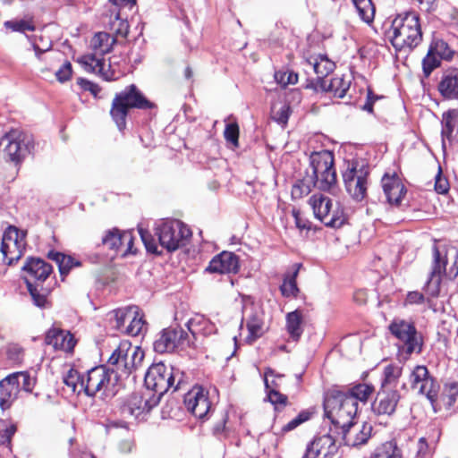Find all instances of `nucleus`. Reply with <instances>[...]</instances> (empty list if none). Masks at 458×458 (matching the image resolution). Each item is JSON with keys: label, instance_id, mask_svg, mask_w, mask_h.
I'll list each match as a JSON object with an SVG mask.
<instances>
[{"label": "nucleus", "instance_id": "f257e3e1", "mask_svg": "<svg viewBox=\"0 0 458 458\" xmlns=\"http://www.w3.org/2000/svg\"><path fill=\"white\" fill-rule=\"evenodd\" d=\"M312 176L297 181L292 188V197L301 199L311 191L312 187L321 191H332L336 184V173L334 168V156L331 151L313 152L310 157Z\"/></svg>", "mask_w": 458, "mask_h": 458}, {"label": "nucleus", "instance_id": "f03ea898", "mask_svg": "<svg viewBox=\"0 0 458 458\" xmlns=\"http://www.w3.org/2000/svg\"><path fill=\"white\" fill-rule=\"evenodd\" d=\"M386 37L398 52L409 53L422 41L420 16L415 12L397 15L386 31Z\"/></svg>", "mask_w": 458, "mask_h": 458}, {"label": "nucleus", "instance_id": "7ed1b4c3", "mask_svg": "<svg viewBox=\"0 0 458 458\" xmlns=\"http://www.w3.org/2000/svg\"><path fill=\"white\" fill-rule=\"evenodd\" d=\"M155 107L156 105L149 101L135 84H131L115 94L110 115L118 130L122 131L126 127V117L130 109L148 110Z\"/></svg>", "mask_w": 458, "mask_h": 458}, {"label": "nucleus", "instance_id": "20e7f679", "mask_svg": "<svg viewBox=\"0 0 458 458\" xmlns=\"http://www.w3.org/2000/svg\"><path fill=\"white\" fill-rule=\"evenodd\" d=\"M323 407L326 417L335 428L352 426V421L358 412L353 398L348 397L344 391L338 387H333L325 393Z\"/></svg>", "mask_w": 458, "mask_h": 458}, {"label": "nucleus", "instance_id": "39448f33", "mask_svg": "<svg viewBox=\"0 0 458 458\" xmlns=\"http://www.w3.org/2000/svg\"><path fill=\"white\" fill-rule=\"evenodd\" d=\"M25 273L24 281L31 296L34 305L38 308H47L48 291L41 284L47 280L52 272V266L39 258L27 259L22 267Z\"/></svg>", "mask_w": 458, "mask_h": 458}, {"label": "nucleus", "instance_id": "423d86ee", "mask_svg": "<svg viewBox=\"0 0 458 458\" xmlns=\"http://www.w3.org/2000/svg\"><path fill=\"white\" fill-rule=\"evenodd\" d=\"M143 358L144 353L139 347H132L130 343L123 342L109 357L107 368L112 370V375L116 376L117 383L119 379L127 377L140 366Z\"/></svg>", "mask_w": 458, "mask_h": 458}, {"label": "nucleus", "instance_id": "0eeeda50", "mask_svg": "<svg viewBox=\"0 0 458 458\" xmlns=\"http://www.w3.org/2000/svg\"><path fill=\"white\" fill-rule=\"evenodd\" d=\"M388 330L397 339L396 345L400 352L408 356L421 352L423 339L413 321L394 318L388 325Z\"/></svg>", "mask_w": 458, "mask_h": 458}, {"label": "nucleus", "instance_id": "6e6552de", "mask_svg": "<svg viewBox=\"0 0 458 458\" xmlns=\"http://www.w3.org/2000/svg\"><path fill=\"white\" fill-rule=\"evenodd\" d=\"M178 376L179 371L174 370V368H168L162 362L154 364L149 367L145 375L146 391L151 392V395H157L160 400L170 388L176 390L179 387L181 378L174 385Z\"/></svg>", "mask_w": 458, "mask_h": 458}, {"label": "nucleus", "instance_id": "1a4fd4ad", "mask_svg": "<svg viewBox=\"0 0 458 458\" xmlns=\"http://www.w3.org/2000/svg\"><path fill=\"white\" fill-rule=\"evenodd\" d=\"M309 203L315 216L326 226L339 228L345 223L344 208L338 201H334L323 194H314L310 198Z\"/></svg>", "mask_w": 458, "mask_h": 458}, {"label": "nucleus", "instance_id": "9d476101", "mask_svg": "<svg viewBox=\"0 0 458 458\" xmlns=\"http://www.w3.org/2000/svg\"><path fill=\"white\" fill-rule=\"evenodd\" d=\"M79 63L89 72L99 74L106 81H116L125 74L126 58L123 55H113L108 64L94 55H85Z\"/></svg>", "mask_w": 458, "mask_h": 458}, {"label": "nucleus", "instance_id": "9b49d317", "mask_svg": "<svg viewBox=\"0 0 458 458\" xmlns=\"http://www.w3.org/2000/svg\"><path fill=\"white\" fill-rule=\"evenodd\" d=\"M369 174V168L357 160L344 163V170L342 172L344 186L356 201L363 200L367 195Z\"/></svg>", "mask_w": 458, "mask_h": 458}, {"label": "nucleus", "instance_id": "f8f14e48", "mask_svg": "<svg viewBox=\"0 0 458 458\" xmlns=\"http://www.w3.org/2000/svg\"><path fill=\"white\" fill-rule=\"evenodd\" d=\"M161 247L172 252L185 245L191 236V229L179 220H165L156 227Z\"/></svg>", "mask_w": 458, "mask_h": 458}, {"label": "nucleus", "instance_id": "ddd939ff", "mask_svg": "<svg viewBox=\"0 0 458 458\" xmlns=\"http://www.w3.org/2000/svg\"><path fill=\"white\" fill-rule=\"evenodd\" d=\"M159 397L151 395V392L133 393L121 406V413L124 418L143 420L149 411L158 404Z\"/></svg>", "mask_w": 458, "mask_h": 458}, {"label": "nucleus", "instance_id": "4468645a", "mask_svg": "<svg viewBox=\"0 0 458 458\" xmlns=\"http://www.w3.org/2000/svg\"><path fill=\"white\" fill-rule=\"evenodd\" d=\"M116 376L105 365L94 367L85 373L84 393L88 396L106 394L115 386Z\"/></svg>", "mask_w": 458, "mask_h": 458}, {"label": "nucleus", "instance_id": "2eb2a0df", "mask_svg": "<svg viewBox=\"0 0 458 458\" xmlns=\"http://www.w3.org/2000/svg\"><path fill=\"white\" fill-rule=\"evenodd\" d=\"M25 236L26 233L15 226L10 225L5 229L0 248L4 263L12 266L22 257L26 245Z\"/></svg>", "mask_w": 458, "mask_h": 458}, {"label": "nucleus", "instance_id": "dca6fc26", "mask_svg": "<svg viewBox=\"0 0 458 458\" xmlns=\"http://www.w3.org/2000/svg\"><path fill=\"white\" fill-rule=\"evenodd\" d=\"M29 137L20 129H13L0 140V148L14 163H20L29 151Z\"/></svg>", "mask_w": 458, "mask_h": 458}, {"label": "nucleus", "instance_id": "f3484780", "mask_svg": "<svg viewBox=\"0 0 458 458\" xmlns=\"http://www.w3.org/2000/svg\"><path fill=\"white\" fill-rule=\"evenodd\" d=\"M189 344L188 335L182 328L167 327L158 334L153 344V348L156 352L162 354L173 352Z\"/></svg>", "mask_w": 458, "mask_h": 458}, {"label": "nucleus", "instance_id": "a211bd4d", "mask_svg": "<svg viewBox=\"0 0 458 458\" xmlns=\"http://www.w3.org/2000/svg\"><path fill=\"white\" fill-rule=\"evenodd\" d=\"M454 51L441 38H434L427 55L422 60V69L425 77H429L431 72L441 64V60L453 59Z\"/></svg>", "mask_w": 458, "mask_h": 458}, {"label": "nucleus", "instance_id": "6ab92c4d", "mask_svg": "<svg viewBox=\"0 0 458 458\" xmlns=\"http://www.w3.org/2000/svg\"><path fill=\"white\" fill-rule=\"evenodd\" d=\"M410 383L413 390L426 395L432 403L437 400L439 385L429 376L427 367L416 366L410 375Z\"/></svg>", "mask_w": 458, "mask_h": 458}, {"label": "nucleus", "instance_id": "aec40b11", "mask_svg": "<svg viewBox=\"0 0 458 458\" xmlns=\"http://www.w3.org/2000/svg\"><path fill=\"white\" fill-rule=\"evenodd\" d=\"M187 410L199 419H204L211 409L208 393L201 386H194L184 397Z\"/></svg>", "mask_w": 458, "mask_h": 458}, {"label": "nucleus", "instance_id": "412c9836", "mask_svg": "<svg viewBox=\"0 0 458 458\" xmlns=\"http://www.w3.org/2000/svg\"><path fill=\"white\" fill-rule=\"evenodd\" d=\"M337 447L328 434L315 437L306 448L302 458H332Z\"/></svg>", "mask_w": 458, "mask_h": 458}, {"label": "nucleus", "instance_id": "4be33fe9", "mask_svg": "<svg viewBox=\"0 0 458 458\" xmlns=\"http://www.w3.org/2000/svg\"><path fill=\"white\" fill-rule=\"evenodd\" d=\"M401 395L397 390L385 389L377 393L372 403V411L377 415H392L396 409Z\"/></svg>", "mask_w": 458, "mask_h": 458}, {"label": "nucleus", "instance_id": "5701e85b", "mask_svg": "<svg viewBox=\"0 0 458 458\" xmlns=\"http://www.w3.org/2000/svg\"><path fill=\"white\" fill-rule=\"evenodd\" d=\"M45 343L53 346L55 350L72 352L76 340L69 331L53 327L46 333Z\"/></svg>", "mask_w": 458, "mask_h": 458}, {"label": "nucleus", "instance_id": "b1692460", "mask_svg": "<svg viewBox=\"0 0 458 458\" xmlns=\"http://www.w3.org/2000/svg\"><path fill=\"white\" fill-rule=\"evenodd\" d=\"M239 267L238 257L233 252L223 251L210 260L206 271L217 274H236Z\"/></svg>", "mask_w": 458, "mask_h": 458}, {"label": "nucleus", "instance_id": "393cba45", "mask_svg": "<svg viewBox=\"0 0 458 458\" xmlns=\"http://www.w3.org/2000/svg\"><path fill=\"white\" fill-rule=\"evenodd\" d=\"M342 429L344 444L350 446H358L365 444L371 436L372 427L363 423L357 425L352 421V426L340 428Z\"/></svg>", "mask_w": 458, "mask_h": 458}, {"label": "nucleus", "instance_id": "a878e982", "mask_svg": "<svg viewBox=\"0 0 458 458\" xmlns=\"http://www.w3.org/2000/svg\"><path fill=\"white\" fill-rule=\"evenodd\" d=\"M382 188L386 201L392 206H398L406 193L405 187L400 178L396 175H384L382 180Z\"/></svg>", "mask_w": 458, "mask_h": 458}, {"label": "nucleus", "instance_id": "bb28decb", "mask_svg": "<svg viewBox=\"0 0 458 458\" xmlns=\"http://www.w3.org/2000/svg\"><path fill=\"white\" fill-rule=\"evenodd\" d=\"M19 393V382L15 376L10 374L0 380V408L3 411L9 409L18 398Z\"/></svg>", "mask_w": 458, "mask_h": 458}, {"label": "nucleus", "instance_id": "cd10ccee", "mask_svg": "<svg viewBox=\"0 0 458 458\" xmlns=\"http://www.w3.org/2000/svg\"><path fill=\"white\" fill-rule=\"evenodd\" d=\"M437 89L447 99L458 98V69L450 68L443 72Z\"/></svg>", "mask_w": 458, "mask_h": 458}, {"label": "nucleus", "instance_id": "c85d7f7f", "mask_svg": "<svg viewBox=\"0 0 458 458\" xmlns=\"http://www.w3.org/2000/svg\"><path fill=\"white\" fill-rule=\"evenodd\" d=\"M285 330L289 338L298 342L304 331L303 313L300 310L288 312L285 316Z\"/></svg>", "mask_w": 458, "mask_h": 458}, {"label": "nucleus", "instance_id": "c756f323", "mask_svg": "<svg viewBox=\"0 0 458 458\" xmlns=\"http://www.w3.org/2000/svg\"><path fill=\"white\" fill-rule=\"evenodd\" d=\"M246 327L249 335L246 337L248 343L251 344L265 333L263 315L259 311H255L246 318Z\"/></svg>", "mask_w": 458, "mask_h": 458}, {"label": "nucleus", "instance_id": "7c9ffc66", "mask_svg": "<svg viewBox=\"0 0 458 458\" xmlns=\"http://www.w3.org/2000/svg\"><path fill=\"white\" fill-rule=\"evenodd\" d=\"M341 389L344 391L348 397L353 398V403L357 407L359 403H366L375 390L372 385L361 383Z\"/></svg>", "mask_w": 458, "mask_h": 458}, {"label": "nucleus", "instance_id": "2f4dec72", "mask_svg": "<svg viewBox=\"0 0 458 458\" xmlns=\"http://www.w3.org/2000/svg\"><path fill=\"white\" fill-rule=\"evenodd\" d=\"M187 327L192 335H211L216 332V326L202 315H195L187 322Z\"/></svg>", "mask_w": 458, "mask_h": 458}, {"label": "nucleus", "instance_id": "473e14b6", "mask_svg": "<svg viewBox=\"0 0 458 458\" xmlns=\"http://www.w3.org/2000/svg\"><path fill=\"white\" fill-rule=\"evenodd\" d=\"M301 263H295L292 267V271L284 275V282L280 286V291L284 297H296L299 293V289L296 284V278L298 276L300 268L301 267Z\"/></svg>", "mask_w": 458, "mask_h": 458}, {"label": "nucleus", "instance_id": "72a5a7b5", "mask_svg": "<svg viewBox=\"0 0 458 458\" xmlns=\"http://www.w3.org/2000/svg\"><path fill=\"white\" fill-rule=\"evenodd\" d=\"M269 376H274V370L271 369H267L265 372V386L267 391V399L268 401L275 405L276 409L279 407H284L288 403V398L285 394H281L277 391L274 386H276V383L272 381L270 385L267 377Z\"/></svg>", "mask_w": 458, "mask_h": 458}, {"label": "nucleus", "instance_id": "f704fd0d", "mask_svg": "<svg viewBox=\"0 0 458 458\" xmlns=\"http://www.w3.org/2000/svg\"><path fill=\"white\" fill-rule=\"evenodd\" d=\"M441 124L442 141L443 146H445V140H451L454 131H458V112L456 110H449L444 113Z\"/></svg>", "mask_w": 458, "mask_h": 458}, {"label": "nucleus", "instance_id": "c9c22d12", "mask_svg": "<svg viewBox=\"0 0 458 458\" xmlns=\"http://www.w3.org/2000/svg\"><path fill=\"white\" fill-rule=\"evenodd\" d=\"M115 38L106 32H98L91 39V47L95 50L94 55H103L111 51Z\"/></svg>", "mask_w": 458, "mask_h": 458}, {"label": "nucleus", "instance_id": "e433bc0d", "mask_svg": "<svg viewBox=\"0 0 458 458\" xmlns=\"http://www.w3.org/2000/svg\"><path fill=\"white\" fill-rule=\"evenodd\" d=\"M48 256L58 265L59 272L62 276L68 275L72 267L81 266L80 261L76 260L72 256L64 255L61 252H50Z\"/></svg>", "mask_w": 458, "mask_h": 458}, {"label": "nucleus", "instance_id": "4c0bfd02", "mask_svg": "<svg viewBox=\"0 0 458 458\" xmlns=\"http://www.w3.org/2000/svg\"><path fill=\"white\" fill-rule=\"evenodd\" d=\"M372 458H403L401 449L394 441H387L377 446Z\"/></svg>", "mask_w": 458, "mask_h": 458}, {"label": "nucleus", "instance_id": "58836bf2", "mask_svg": "<svg viewBox=\"0 0 458 458\" xmlns=\"http://www.w3.org/2000/svg\"><path fill=\"white\" fill-rule=\"evenodd\" d=\"M84 378L85 374L81 375L75 369H70L64 376V383L72 389L73 393L84 392Z\"/></svg>", "mask_w": 458, "mask_h": 458}, {"label": "nucleus", "instance_id": "ea45409f", "mask_svg": "<svg viewBox=\"0 0 458 458\" xmlns=\"http://www.w3.org/2000/svg\"><path fill=\"white\" fill-rule=\"evenodd\" d=\"M30 42L38 60H43L42 55L49 52L52 48L50 38L43 34L34 35L32 38H30Z\"/></svg>", "mask_w": 458, "mask_h": 458}, {"label": "nucleus", "instance_id": "a19ab883", "mask_svg": "<svg viewBox=\"0 0 458 458\" xmlns=\"http://www.w3.org/2000/svg\"><path fill=\"white\" fill-rule=\"evenodd\" d=\"M312 65L315 73L318 77H326L335 69V64L330 61L326 55H318L316 58H312L310 61Z\"/></svg>", "mask_w": 458, "mask_h": 458}, {"label": "nucleus", "instance_id": "79ce46f5", "mask_svg": "<svg viewBox=\"0 0 458 458\" xmlns=\"http://www.w3.org/2000/svg\"><path fill=\"white\" fill-rule=\"evenodd\" d=\"M360 19L371 23L375 16V7L371 0H352Z\"/></svg>", "mask_w": 458, "mask_h": 458}, {"label": "nucleus", "instance_id": "37998d69", "mask_svg": "<svg viewBox=\"0 0 458 458\" xmlns=\"http://www.w3.org/2000/svg\"><path fill=\"white\" fill-rule=\"evenodd\" d=\"M350 85L351 81L349 80H345L344 77H334L330 80L327 89L332 92L335 97L343 98L345 97Z\"/></svg>", "mask_w": 458, "mask_h": 458}, {"label": "nucleus", "instance_id": "c03bdc74", "mask_svg": "<svg viewBox=\"0 0 458 458\" xmlns=\"http://www.w3.org/2000/svg\"><path fill=\"white\" fill-rule=\"evenodd\" d=\"M447 259L445 254H443L437 246L433 247V265L430 272L431 276H440L445 272Z\"/></svg>", "mask_w": 458, "mask_h": 458}, {"label": "nucleus", "instance_id": "a18cd8bd", "mask_svg": "<svg viewBox=\"0 0 458 458\" xmlns=\"http://www.w3.org/2000/svg\"><path fill=\"white\" fill-rule=\"evenodd\" d=\"M403 368L397 364H389L384 369V379L382 388L386 389L387 386L395 385L402 375Z\"/></svg>", "mask_w": 458, "mask_h": 458}, {"label": "nucleus", "instance_id": "49530a36", "mask_svg": "<svg viewBox=\"0 0 458 458\" xmlns=\"http://www.w3.org/2000/svg\"><path fill=\"white\" fill-rule=\"evenodd\" d=\"M146 328V322L143 317L139 314V309L137 308V313H134L132 318L129 320V324L126 326L124 333L129 335L136 336L140 335Z\"/></svg>", "mask_w": 458, "mask_h": 458}, {"label": "nucleus", "instance_id": "de8ad7c7", "mask_svg": "<svg viewBox=\"0 0 458 458\" xmlns=\"http://www.w3.org/2000/svg\"><path fill=\"white\" fill-rule=\"evenodd\" d=\"M137 313V307H129L125 310H118L114 312V318H115V327L124 332L125 330V323L129 322V320L132 318L133 314Z\"/></svg>", "mask_w": 458, "mask_h": 458}, {"label": "nucleus", "instance_id": "09e8293b", "mask_svg": "<svg viewBox=\"0 0 458 458\" xmlns=\"http://www.w3.org/2000/svg\"><path fill=\"white\" fill-rule=\"evenodd\" d=\"M12 375L16 377V379L19 382L20 391L23 390L27 393L32 392L36 385V378L32 377L28 371L14 372L12 373Z\"/></svg>", "mask_w": 458, "mask_h": 458}, {"label": "nucleus", "instance_id": "8fccbe9b", "mask_svg": "<svg viewBox=\"0 0 458 458\" xmlns=\"http://www.w3.org/2000/svg\"><path fill=\"white\" fill-rule=\"evenodd\" d=\"M122 232L118 229L109 230L102 239V243L111 250H121Z\"/></svg>", "mask_w": 458, "mask_h": 458}, {"label": "nucleus", "instance_id": "3c124183", "mask_svg": "<svg viewBox=\"0 0 458 458\" xmlns=\"http://www.w3.org/2000/svg\"><path fill=\"white\" fill-rule=\"evenodd\" d=\"M458 396V385L453 383L449 385L442 394L444 404L447 408H451L455 403Z\"/></svg>", "mask_w": 458, "mask_h": 458}, {"label": "nucleus", "instance_id": "603ef678", "mask_svg": "<svg viewBox=\"0 0 458 458\" xmlns=\"http://www.w3.org/2000/svg\"><path fill=\"white\" fill-rule=\"evenodd\" d=\"M441 277L429 275V278L427 281L424 291L430 297H437L440 293Z\"/></svg>", "mask_w": 458, "mask_h": 458}, {"label": "nucleus", "instance_id": "864d4df0", "mask_svg": "<svg viewBox=\"0 0 458 458\" xmlns=\"http://www.w3.org/2000/svg\"><path fill=\"white\" fill-rule=\"evenodd\" d=\"M139 233L140 235V238L148 252H152L155 254H160L161 251H159L157 249V245L156 243L155 239L152 237V235L147 231L142 228L139 229Z\"/></svg>", "mask_w": 458, "mask_h": 458}, {"label": "nucleus", "instance_id": "5fc2aeb1", "mask_svg": "<svg viewBox=\"0 0 458 458\" xmlns=\"http://www.w3.org/2000/svg\"><path fill=\"white\" fill-rule=\"evenodd\" d=\"M226 141L232 143L234 147L239 143V126L236 123H228L224 131Z\"/></svg>", "mask_w": 458, "mask_h": 458}, {"label": "nucleus", "instance_id": "6e6d98bb", "mask_svg": "<svg viewBox=\"0 0 458 458\" xmlns=\"http://www.w3.org/2000/svg\"><path fill=\"white\" fill-rule=\"evenodd\" d=\"M276 81L284 87L290 84H296L298 81V74L293 72H278L275 74Z\"/></svg>", "mask_w": 458, "mask_h": 458}, {"label": "nucleus", "instance_id": "4d7b16f0", "mask_svg": "<svg viewBox=\"0 0 458 458\" xmlns=\"http://www.w3.org/2000/svg\"><path fill=\"white\" fill-rule=\"evenodd\" d=\"M310 418V412L303 411L298 414L294 419L289 421L283 427L284 432L291 431L300 426L301 423L309 420Z\"/></svg>", "mask_w": 458, "mask_h": 458}, {"label": "nucleus", "instance_id": "13d9d810", "mask_svg": "<svg viewBox=\"0 0 458 458\" xmlns=\"http://www.w3.org/2000/svg\"><path fill=\"white\" fill-rule=\"evenodd\" d=\"M4 26L7 29H11L13 31L24 32L26 30H34V26L23 20L5 21Z\"/></svg>", "mask_w": 458, "mask_h": 458}, {"label": "nucleus", "instance_id": "bf43d9fd", "mask_svg": "<svg viewBox=\"0 0 458 458\" xmlns=\"http://www.w3.org/2000/svg\"><path fill=\"white\" fill-rule=\"evenodd\" d=\"M112 29L117 36L125 38L129 32V25L125 20L120 19L118 15L115 16V20L112 23Z\"/></svg>", "mask_w": 458, "mask_h": 458}, {"label": "nucleus", "instance_id": "052dcab7", "mask_svg": "<svg viewBox=\"0 0 458 458\" xmlns=\"http://www.w3.org/2000/svg\"><path fill=\"white\" fill-rule=\"evenodd\" d=\"M72 64L69 61H65L63 65L55 72V76L58 81L65 82L71 79L72 76Z\"/></svg>", "mask_w": 458, "mask_h": 458}, {"label": "nucleus", "instance_id": "680f3d73", "mask_svg": "<svg viewBox=\"0 0 458 458\" xmlns=\"http://www.w3.org/2000/svg\"><path fill=\"white\" fill-rule=\"evenodd\" d=\"M435 190L439 194H445L449 191L448 180L442 175L440 168L435 178Z\"/></svg>", "mask_w": 458, "mask_h": 458}, {"label": "nucleus", "instance_id": "e2e57ef3", "mask_svg": "<svg viewBox=\"0 0 458 458\" xmlns=\"http://www.w3.org/2000/svg\"><path fill=\"white\" fill-rule=\"evenodd\" d=\"M290 107L287 105H283L278 110L273 111V118L282 124H285L289 119Z\"/></svg>", "mask_w": 458, "mask_h": 458}, {"label": "nucleus", "instance_id": "0e129e2a", "mask_svg": "<svg viewBox=\"0 0 458 458\" xmlns=\"http://www.w3.org/2000/svg\"><path fill=\"white\" fill-rule=\"evenodd\" d=\"M416 458H432V453L424 437L420 438L418 442V450Z\"/></svg>", "mask_w": 458, "mask_h": 458}, {"label": "nucleus", "instance_id": "69168bd1", "mask_svg": "<svg viewBox=\"0 0 458 458\" xmlns=\"http://www.w3.org/2000/svg\"><path fill=\"white\" fill-rule=\"evenodd\" d=\"M122 241L125 242L126 246L124 249V255L128 253H133L134 250L133 248V241L134 237L132 235L131 231H123L122 232Z\"/></svg>", "mask_w": 458, "mask_h": 458}, {"label": "nucleus", "instance_id": "338daca9", "mask_svg": "<svg viewBox=\"0 0 458 458\" xmlns=\"http://www.w3.org/2000/svg\"><path fill=\"white\" fill-rule=\"evenodd\" d=\"M424 301V295L420 292H410L406 296V302L409 304H420Z\"/></svg>", "mask_w": 458, "mask_h": 458}, {"label": "nucleus", "instance_id": "774afa93", "mask_svg": "<svg viewBox=\"0 0 458 458\" xmlns=\"http://www.w3.org/2000/svg\"><path fill=\"white\" fill-rule=\"evenodd\" d=\"M16 431H17L16 425L11 424L3 430L2 437L4 438L5 442H7L8 444H11L12 437L15 434Z\"/></svg>", "mask_w": 458, "mask_h": 458}]
</instances>
